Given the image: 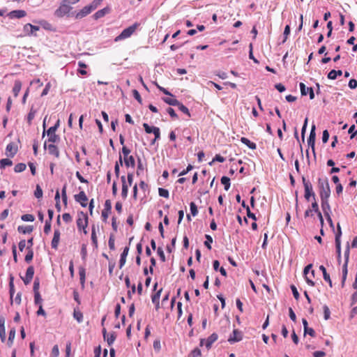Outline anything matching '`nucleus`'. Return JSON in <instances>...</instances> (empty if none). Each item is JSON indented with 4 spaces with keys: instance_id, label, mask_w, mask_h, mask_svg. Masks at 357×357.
Listing matches in <instances>:
<instances>
[{
    "instance_id": "obj_1",
    "label": "nucleus",
    "mask_w": 357,
    "mask_h": 357,
    "mask_svg": "<svg viewBox=\"0 0 357 357\" xmlns=\"http://www.w3.org/2000/svg\"><path fill=\"white\" fill-rule=\"evenodd\" d=\"M318 188L321 199H328L331 195V188L327 178L318 179Z\"/></svg>"
},
{
    "instance_id": "obj_2",
    "label": "nucleus",
    "mask_w": 357,
    "mask_h": 357,
    "mask_svg": "<svg viewBox=\"0 0 357 357\" xmlns=\"http://www.w3.org/2000/svg\"><path fill=\"white\" fill-rule=\"evenodd\" d=\"M138 25L139 24L137 23H135L132 26H130L129 27L123 29V31L117 37H116L115 41H119L129 38L135 32Z\"/></svg>"
},
{
    "instance_id": "obj_3",
    "label": "nucleus",
    "mask_w": 357,
    "mask_h": 357,
    "mask_svg": "<svg viewBox=\"0 0 357 357\" xmlns=\"http://www.w3.org/2000/svg\"><path fill=\"white\" fill-rule=\"evenodd\" d=\"M88 225V217L86 213L84 212H81L78 215V218L77 220V228L81 230L83 229L84 234H86V227Z\"/></svg>"
},
{
    "instance_id": "obj_4",
    "label": "nucleus",
    "mask_w": 357,
    "mask_h": 357,
    "mask_svg": "<svg viewBox=\"0 0 357 357\" xmlns=\"http://www.w3.org/2000/svg\"><path fill=\"white\" fill-rule=\"evenodd\" d=\"M302 181L305 188V198L307 200H309L310 197L312 196L314 199H315V194L313 192L312 185L311 183L309 181L306 180L304 176H303L302 178Z\"/></svg>"
},
{
    "instance_id": "obj_5",
    "label": "nucleus",
    "mask_w": 357,
    "mask_h": 357,
    "mask_svg": "<svg viewBox=\"0 0 357 357\" xmlns=\"http://www.w3.org/2000/svg\"><path fill=\"white\" fill-rule=\"evenodd\" d=\"M349 244H348L347 248H346V250L344 251L345 261H344V264H343V266H342V287L344 285V283H345V281H346V279H347V265H348V261H349Z\"/></svg>"
},
{
    "instance_id": "obj_6",
    "label": "nucleus",
    "mask_w": 357,
    "mask_h": 357,
    "mask_svg": "<svg viewBox=\"0 0 357 357\" xmlns=\"http://www.w3.org/2000/svg\"><path fill=\"white\" fill-rule=\"evenodd\" d=\"M72 9V7L68 5L67 3H64V0L63 1L62 3L60 5L58 9L55 11V15L59 17H62L65 15L68 14L70 10Z\"/></svg>"
},
{
    "instance_id": "obj_7",
    "label": "nucleus",
    "mask_w": 357,
    "mask_h": 357,
    "mask_svg": "<svg viewBox=\"0 0 357 357\" xmlns=\"http://www.w3.org/2000/svg\"><path fill=\"white\" fill-rule=\"evenodd\" d=\"M342 235V231L341 227L340 225H337V232L335 235V247H336V251L337 254V258L338 261H340L341 259V241H340V237Z\"/></svg>"
},
{
    "instance_id": "obj_8",
    "label": "nucleus",
    "mask_w": 357,
    "mask_h": 357,
    "mask_svg": "<svg viewBox=\"0 0 357 357\" xmlns=\"http://www.w3.org/2000/svg\"><path fill=\"white\" fill-rule=\"evenodd\" d=\"M243 338V334L242 332L238 331V329H234L233 331V333L231 335H230L229 337L228 338V342L230 344H233L235 342H238L241 341Z\"/></svg>"
},
{
    "instance_id": "obj_9",
    "label": "nucleus",
    "mask_w": 357,
    "mask_h": 357,
    "mask_svg": "<svg viewBox=\"0 0 357 357\" xmlns=\"http://www.w3.org/2000/svg\"><path fill=\"white\" fill-rule=\"evenodd\" d=\"M299 86L302 96H306L309 93L310 99L312 100L314 98V93L312 87H306L303 82L300 83Z\"/></svg>"
},
{
    "instance_id": "obj_10",
    "label": "nucleus",
    "mask_w": 357,
    "mask_h": 357,
    "mask_svg": "<svg viewBox=\"0 0 357 357\" xmlns=\"http://www.w3.org/2000/svg\"><path fill=\"white\" fill-rule=\"evenodd\" d=\"M40 27L38 26L32 25L29 23L26 24L24 26L23 31L24 32L29 36L33 35L36 36V31H38Z\"/></svg>"
},
{
    "instance_id": "obj_11",
    "label": "nucleus",
    "mask_w": 357,
    "mask_h": 357,
    "mask_svg": "<svg viewBox=\"0 0 357 357\" xmlns=\"http://www.w3.org/2000/svg\"><path fill=\"white\" fill-rule=\"evenodd\" d=\"M75 199L79 202L82 207L87 206L88 198L84 191H81L79 194L75 195Z\"/></svg>"
},
{
    "instance_id": "obj_12",
    "label": "nucleus",
    "mask_w": 357,
    "mask_h": 357,
    "mask_svg": "<svg viewBox=\"0 0 357 357\" xmlns=\"http://www.w3.org/2000/svg\"><path fill=\"white\" fill-rule=\"evenodd\" d=\"M92 10H93V9L90 5L84 6L81 10H79L76 14L75 17L77 19H82L85 16L88 15L89 13H91Z\"/></svg>"
},
{
    "instance_id": "obj_13",
    "label": "nucleus",
    "mask_w": 357,
    "mask_h": 357,
    "mask_svg": "<svg viewBox=\"0 0 357 357\" xmlns=\"http://www.w3.org/2000/svg\"><path fill=\"white\" fill-rule=\"evenodd\" d=\"M44 148L48 150L50 154L53 155L56 158L59 157V151L58 150V148L53 144H50L47 145V142H45Z\"/></svg>"
},
{
    "instance_id": "obj_14",
    "label": "nucleus",
    "mask_w": 357,
    "mask_h": 357,
    "mask_svg": "<svg viewBox=\"0 0 357 357\" xmlns=\"http://www.w3.org/2000/svg\"><path fill=\"white\" fill-rule=\"evenodd\" d=\"M60 231L59 229H55L54 232V236L51 243L52 248L54 250H57L58 248V245L60 241Z\"/></svg>"
},
{
    "instance_id": "obj_15",
    "label": "nucleus",
    "mask_w": 357,
    "mask_h": 357,
    "mask_svg": "<svg viewBox=\"0 0 357 357\" xmlns=\"http://www.w3.org/2000/svg\"><path fill=\"white\" fill-rule=\"evenodd\" d=\"M26 15V13L24 10H12L8 13V16L10 18H22Z\"/></svg>"
},
{
    "instance_id": "obj_16",
    "label": "nucleus",
    "mask_w": 357,
    "mask_h": 357,
    "mask_svg": "<svg viewBox=\"0 0 357 357\" xmlns=\"http://www.w3.org/2000/svg\"><path fill=\"white\" fill-rule=\"evenodd\" d=\"M302 323H303V328H304V334L305 335L308 334L311 337H314L315 331H314L313 328L308 327V323H307V320L305 319H303Z\"/></svg>"
},
{
    "instance_id": "obj_17",
    "label": "nucleus",
    "mask_w": 357,
    "mask_h": 357,
    "mask_svg": "<svg viewBox=\"0 0 357 357\" xmlns=\"http://www.w3.org/2000/svg\"><path fill=\"white\" fill-rule=\"evenodd\" d=\"M6 155L8 157L13 158L16 154V153L17 151V147H15L14 146V144L13 143H9L6 146Z\"/></svg>"
},
{
    "instance_id": "obj_18",
    "label": "nucleus",
    "mask_w": 357,
    "mask_h": 357,
    "mask_svg": "<svg viewBox=\"0 0 357 357\" xmlns=\"http://www.w3.org/2000/svg\"><path fill=\"white\" fill-rule=\"evenodd\" d=\"M321 208L324 211V213L326 215H330L331 213V206L328 203V199H321Z\"/></svg>"
},
{
    "instance_id": "obj_19",
    "label": "nucleus",
    "mask_w": 357,
    "mask_h": 357,
    "mask_svg": "<svg viewBox=\"0 0 357 357\" xmlns=\"http://www.w3.org/2000/svg\"><path fill=\"white\" fill-rule=\"evenodd\" d=\"M129 252V247H126L123 251V252L121 255V258L119 260V268H121L126 264V257L128 255Z\"/></svg>"
},
{
    "instance_id": "obj_20",
    "label": "nucleus",
    "mask_w": 357,
    "mask_h": 357,
    "mask_svg": "<svg viewBox=\"0 0 357 357\" xmlns=\"http://www.w3.org/2000/svg\"><path fill=\"white\" fill-rule=\"evenodd\" d=\"M162 291V289H160L155 294H153L151 296L152 302L155 305L156 309H158L160 307L159 300H160V297Z\"/></svg>"
},
{
    "instance_id": "obj_21",
    "label": "nucleus",
    "mask_w": 357,
    "mask_h": 357,
    "mask_svg": "<svg viewBox=\"0 0 357 357\" xmlns=\"http://www.w3.org/2000/svg\"><path fill=\"white\" fill-rule=\"evenodd\" d=\"M218 335L215 333H212L206 341V347L207 349L211 348L212 344L218 340Z\"/></svg>"
},
{
    "instance_id": "obj_22",
    "label": "nucleus",
    "mask_w": 357,
    "mask_h": 357,
    "mask_svg": "<svg viewBox=\"0 0 357 357\" xmlns=\"http://www.w3.org/2000/svg\"><path fill=\"white\" fill-rule=\"evenodd\" d=\"M22 88V82L20 80H15L14 83V86L13 88V93L15 97H17L21 90Z\"/></svg>"
},
{
    "instance_id": "obj_23",
    "label": "nucleus",
    "mask_w": 357,
    "mask_h": 357,
    "mask_svg": "<svg viewBox=\"0 0 357 357\" xmlns=\"http://www.w3.org/2000/svg\"><path fill=\"white\" fill-rule=\"evenodd\" d=\"M319 270L323 273V277H324V280L328 282L330 287H332V282L330 278L329 274L326 272V268L323 265H321L319 266Z\"/></svg>"
},
{
    "instance_id": "obj_24",
    "label": "nucleus",
    "mask_w": 357,
    "mask_h": 357,
    "mask_svg": "<svg viewBox=\"0 0 357 357\" xmlns=\"http://www.w3.org/2000/svg\"><path fill=\"white\" fill-rule=\"evenodd\" d=\"M241 142L244 144L245 145L248 146L250 149H252V150H255L257 149V145L255 143L251 142L250 140H249L248 138L246 137H241Z\"/></svg>"
},
{
    "instance_id": "obj_25",
    "label": "nucleus",
    "mask_w": 357,
    "mask_h": 357,
    "mask_svg": "<svg viewBox=\"0 0 357 357\" xmlns=\"http://www.w3.org/2000/svg\"><path fill=\"white\" fill-rule=\"evenodd\" d=\"M17 230L19 232L22 234H29L33 231V227L32 226H19L17 228Z\"/></svg>"
},
{
    "instance_id": "obj_26",
    "label": "nucleus",
    "mask_w": 357,
    "mask_h": 357,
    "mask_svg": "<svg viewBox=\"0 0 357 357\" xmlns=\"http://www.w3.org/2000/svg\"><path fill=\"white\" fill-rule=\"evenodd\" d=\"M124 162L126 167L131 166L132 167H134L135 165V161L133 156L130 155L128 157L124 158Z\"/></svg>"
},
{
    "instance_id": "obj_27",
    "label": "nucleus",
    "mask_w": 357,
    "mask_h": 357,
    "mask_svg": "<svg viewBox=\"0 0 357 357\" xmlns=\"http://www.w3.org/2000/svg\"><path fill=\"white\" fill-rule=\"evenodd\" d=\"M109 11V9L108 8H105L103 9L98 10L95 14L94 17L96 19H98L100 17H104L107 13H108Z\"/></svg>"
},
{
    "instance_id": "obj_28",
    "label": "nucleus",
    "mask_w": 357,
    "mask_h": 357,
    "mask_svg": "<svg viewBox=\"0 0 357 357\" xmlns=\"http://www.w3.org/2000/svg\"><path fill=\"white\" fill-rule=\"evenodd\" d=\"M162 100L165 102L172 106H176L177 105H179V101L176 98H162Z\"/></svg>"
},
{
    "instance_id": "obj_29",
    "label": "nucleus",
    "mask_w": 357,
    "mask_h": 357,
    "mask_svg": "<svg viewBox=\"0 0 357 357\" xmlns=\"http://www.w3.org/2000/svg\"><path fill=\"white\" fill-rule=\"evenodd\" d=\"M73 317L77 321L78 323H82L83 321V314L78 310H74Z\"/></svg>"
},
{
    "instance_id": "obj_30",
    "label": "nucleus",
    "mask_w": 357,
    "mask_h": 357,
    "mask_svg": "<svg viewBox=\"0 0 357 357\" xmlns=\"http://www.w3.org/2000/svg\"><path fill=\"white\" fill-rule=\"evenodd\" d=\"M79 275L80 283L82 286H84V282H85V277H86V271H85L84 268L80 267L79 268Z\"/></svg>"
},
{
    "instance_id": "obj_31",
    "label": "nucleus",
    "mask_w": 357,
    "mask_h": 357,
    "mask_svg": "<svg viewBox=\"0 0 357 357\" xmlns=\"http://www.w3.org/2000/svg\"><path fill=\"white\" fill-rule=\"evenodd\" d=\"M221 183L224 185V188L227 191L230 188V179L227 176H222L221 178Z\"/></svg>"
},
{
    "instance_id": "obj_32",
    "label": "nucleus",
    "mask_w": 357,
    "mask_h": 357,
    "mask_svg": "<svg viewBox=\"0 0 357 357\" xmlns=\"http://www.w3.org/2000/svg\"><path fill=\"white\" fill-rule=\"evenodd\" d=\"M15 337V329L12 328L9 332V336L8 340V345L10 347L13 344V340Z\"/></svg>"
},
{
    "instance_id": "obj_33",
    "label": "nucleus",
    "mask_w": 357,
    "mask_h": 357,
    "mask_svg": "<svg viewBox=\"0 0 357 357\" xmlns=\"http://www.w3.org/2000/svg\"><path fill=\"white\" fill-rule=\"evenodd\" d=\"M13 162L8 158H3L0 160V167L4 169L6 166H11Z\"/></svg>"
},
{
    "instance_id": "obj_34",
    "label": "nucleus",
    "mask_w": 357,
    "mask_h": 357,
    "mask_svg": "<svg viewBox=\"0 0 357 357\" xmlns=\"http://www.w3.org/2000/svg\"><path fill=\"white\" fill-rule=\"evenodd\" d=\"M26 165L24 163H18L15 166L14 171L16 173L22 172L26 169Z\"/></svg>"
},
{
    "instance_id": "obj_35",
    "label": "nucleus",
    "mask_w": 357,
    "mask_h": 357,
    "mask_svg": "<svg viewBox=\"0 0 357 357\" xmlns=\"http://www.w3.org/2000/svg\"><path fill=\"white\" fill-rule=\"evenodd\" d=\"M116 335L114 333H112L110 334H108V336L106 337V339H104L105 340H106L107 342V344L111 346L114 342L116 340Z\"/></svg>"
},
{
    "instance_id": "obj_36",
    "label": "nucleus",
    "mask_w": 357,
    "mask_h": 357,
    "mask_svg": "<svg viewBox=\"0 0 357 357\" xmlns=\"http://www.w3.org/2000/svg\"><path fill=\"white\" fill-rule=\"evenodd\" d=\"M206 241H204V245L208 249L211 250V244L213 243V238L208 234L205 235Z\"/></svg>"
},
{
    "instance_id": "obj_37",
    "label": "nucleus",
    "mask_w": 357,
    "mask_h": 357,
    "mask_svg": "<svg viewBox=\"0 0 357 357\" xmlns=\"http://www.w3.org/2000/svg\"><path fill=\"white\" fill-rule=\"evenodd\" d=\"M36 110L33 107L31 108L29 113L27 115V122L29 125L31 124L32 120L34 119Z\"/></svg>"
},
{
    "instance_id": "obj_38",
    "label": "nucleus",
    "mask_w": 357,
    "mask_h": 357,
    "mask_svg": "<svg viewBox=\"0 0 357 357\" xmlns=\"http://www.w3.org/2000/svg\"><path fill=\"white\" fill-rule=\"evenodd\" d=\"M178 109L181 111L183 113L187 114L188 116H190V113L189 112V109L187 107H185L184 105H183L181 102H179V105H177Z\"/></svg>"
},
{
    "instance_id": "obj_39",
    "label": "nucleus",
    "mask_w": 357,
    "mask_h": 357,
    "mask_svg": "<svg viewBox=\"0 0 357 357\" xmlns=\"http://www.w3.org/2000/svg\"><path fill=\"white\" fill-rule=\"evenodd\" d=\"M190 208L191 214L193 216H196L198 214L197 206L194 202H191L190 204Z\"/></svg>"
},
{
    "instance_id": "obj_40",
    "label": "nucleus",
    "mask_w": 357,
    "mask_h": 357,
    "mask_svg": "<svg viewBox=\"0 0 357 357\" xmlns=\"http://www.w3.org/2000/svg\"><path fill=\"white\" fill-rule=\"evenodd\" d=\"M22 220L25 222H33L35 220V218L31 214H25L22 215L21 217Z\"/></svg>"
},
{
    "instance_id": "obj_41",
    "label": "nucleus",
    "mask_w": 357,
    "mask_h": 357,
    "mask_svg": "<svg viewBox=\"0 0 357 357\" xmlns=\"http://www.w3.org/2000/svg\"><path fill=\"white\" fill-rule=\"evenodd\" d=\"M34 195L38 199H40L43 197V190L39 185H36Z\"/></svg>"
},
{
    "instance_id": "obj_42",
    "label": "nucleus",
    "mask_w": 357,
    "mask_h": 357,
    "mask_svg": "<svg viewBox=\"0 0 357 357\" xmlns=\"http://www.w3.org/2000/svg\"><path fill=\"white\" fill-rule=\"evenodd\" d=\"M144 169V165H143L141 159L138 158L137 174L139 175L140 174H142L143 172Z\"/></svg>"
},
{
    "instance_id": "obj_43",
    "label": "nucleus",
    "mask_w": 357,
    "mask_h": 357,
    "mask_svg": "<svg viewBox=\"0 0 357 357\" xmlns=\"http://www.w3.org/2000/svg\"><path fill=\"white\" fill-rule=\"evenodd\" d=\"M33 257V252L31 249H28V252L25 256L24 260L26 262L29 263Z\"/></svg>"
},
{
    "instance_id": "obj_44",
    "label": "nucleus",
    "mask_w": 357,
    "mask_h": 357,
    "mask_svg": "<svg viewBox=\"0 0 357 357\" xmlns=\"http://www.w3.org/2000/svg\"><path fill=\"white\" fill-rule=\"evenodd\" d=\"M158 193L160 197L168 198L169 196V191L165 188H160Z\"/></svg>"
},
{
    "instance_id": "obj_45",
    "label": "nucleus",
    "mask_w": 357,
    "mask_h": 357,
    "mask_svg": "<svg viewBox=\"0 0 357 357\" xmlns=\"http://www.w3.org/2000/svg\"><path fill=\"white\" fill-rule=\"evenodd\" d=\"M307 144H308L309 147L312 148L313 153L315 155V151H314L315 139L309 137L307 139Z\"/></svg>"
},
{
    "instance_id": "obj_46",
    "label": "nucleus",
    "mask_w": 357,
    "mask_h": 357,
    "mask_svg": "<svg viewBox=\"0 0 357 357\" xmlns=\"http://www.w3.org/2000/svg\"><path fill=\"white\" fill-rule=\"evenodd\" d=\"M91 240H92L93 244L96 247H97L98 246V241H97V236H96V230H95L94 227H93V228H92Z\"/></svg>"
},
{
    "instance_id": "obj_47",
    "label": "nucleus",
    "mask_w": 357,
    "mask_h": 357,
    "mask_svg": "<svg viewBox=\"0 0 357 357\" xmlns=\"http://www.w3.org/2000/svg\"><path fill=\"white\" fill-rule=\"evenodd\" d=\"M202 355V352L199 349L196 348L191 351L189 355V357H200Z\"/></svg>"
},
{
    "instance_id": "obj_48",
    "label": "nucleus",
    "mask_w": 357,
    "mask_h": 357,
    "mask_svg": "<svg viewBox=\"0 0 357 357\" xmlns=\"http://www.w3.org/2000/svg\"><path fill=\"white\" fill-rule=\"evenodd\" d=\"M143 127L144 128L146 133H153V129L157 128V127L149 126V124L146 123L143 124Z\"/></svg>"
},
{
    "instance_id": "obj_49",
    "label": "nucleus",
    "mask_w": 357,
    "mask_h": 357,
    "mask_svg": "<svg viewBox=\"0 0 357 357\" xmlns=\"http://www.w3.org/2000/svg\"><path fill=\"white\" fill-rule=\"evenodd\" d=\"M33 275H34V268L32 266H31L28 267L26 269V276H27V278H31L33 279Z\"/></svg>"
},
{
    "instance_id": "obj_50",
    "label": "nucleus",
    "mask_w": 357,
    "mask_h": 357,
    "mask_svg": "<svg viewBox=\"0 0 357 357\" xmlns=\"http://www.w3.org/2000/svg\"><path fill=\"white\" fill-rule=\"evenodd\" d=\"M47 137H48V142H52V143H55V142L59 141V139H60L59 135H57L56 134L48 135Z\"/></svg>"
},
{
    "instance_id": "obj_51",
    "label": "nucleus",
    "mask_w": 357,
    "mask_h": 357,
    "mask_svg": "<svg viewBox=\"0 0 357 357\" xmlns=\"http://www.w3.org/2000/svg\"><path fill=\"white\" fill-rule=\"evenodd\" d=\"M323 309H324V319L326 320L329 319L331 312H330V310H329L328 307L325 305H324Z\"/></svg>"
},
{
    "instance_id": "obj_52",
    "label": "nucleus",
    "mask_w": 357,
    "mask_h": 357,
    "mask_svg": "<svg viewBox=\"0 0 357 357\" xmlns=\"http://www.w3.org/2000/svg\"><path fill=\"white\" fill-rule=\"evenodd\" d=\"M132 93H133L134 98L138 101V102L142 104V99L141 96H140L139 93L138 92V91L136 89H134L132 91Z\"/></svg>"
},
{
    "instance_id": "obj_53",
    "label": "nucleus",
    "mask_w": 357,
    "mask_h": 357,
    "mask_svg": "<svg viewBox=\"0 0 357 357\" xmlns=\"http://www.w3.org/2000/svg\"><path fill=\"white\" fill-rule=\"evenodd\" d=\"M34 302L36 305H41L42 298L40 293H34Z\"/></svg>"
},
{
    "instance_id": "obj_54",
    "label": "nucleus",
    "mask_w": 357,
    "mask_h": 357,
    "mask_svg": "<svg viewBox=\"0 0 357 357\" xmlns=\"http://www.w3.org/2000/svg\"><path fill=\"white\" fill-rule=\"evenodd\" d=\"M108 245L110 250H115V244H114V238L113 236H111L109 237V241H108Z\"/></svg>"
},
{
    "instance_id": "obj_55",
    "label": "nucleus",
    "mask_w": 357,
    "mask_h": 357,
    "mask_svg": "<svg viewBox=\"0 0 357 357\" xmlns=\"http://www.w3.org/2000/svg\"><path fill=\"white\" fill-rule=\"evenodd\" d=\"M291 289L292 291V294L294 295V297L296 300H298L299 298L300 295H299V293H298L296 287L294 284H292V285H291Z\"/></svg>"
},
{
    "instance_id": "obj_56",
    "label": "nucleus",
    "mask_w": 357,
    "mask_h": 357,
    "mask_svg": "<svg viewBox=\"0 0 357 357\" xmlns=\"http://www.w3.org/2000/svg\"><path fill=\"white\" fill-rule=\"evenodd\" d=\"M157 252L160 258V260L163 262L165 261V254H164V252H163V250L162 249V248L159 247L157 249Z\"/></svg>"
},
{
    "instance_id": "obj_57",
    "label": "nucleus",
    "mask_w": 357,
    "mask_h": 357,
    "mask_svg": "<svg viewBox=\"0 0 357 357\" xmlns=\"http://www.w3.org/2000/svg\"><path fill=\"white\" fill-rule=\"evenodd\" d=\"M225 158L224 157L221 156L219 154H217L215 156V158L213 159L212 162H210V165H211L215 161H218V162H225Z\"/></svg>"
},
{
    "instance_id": "obj_58",
    "label": "nucleus",
    "mask_w": 357,
    "mask_h": 357,
    "mask_svg": "<svg viewBox=\"0 0 357 357\" xmlns=\"http://www.w3.org/2000/svg\"><path fill=\"white\" fill-rule=\"evenodd\" d=\"M51 230V222L46 220L45 225L44 227V232L46 234H48Z\"/></svg>"
},
{
    "instance_id": "obj_59",
    "label": "nucleus",
    "mask_w": 357,
    "mask_h": 357,
    "mask_svg": "<svg viewBox=\"0 0 357 357\" xmlns=\"http://www.w3.org/2000/svg\"><path fill=\"white\" fill-rule=\"evenodd\" d=\"M40 287V282L38 278H36L33 282V291L34 293H39L38 289Z\"/></svg>"
},
{
    "instance_id": "obj_60",
    "label": "nucleus",
    "mask_w": 357,
    "mask_h": 357,
    "mask_svg": "<svg viewBox=\"0 0 357 357\" xmlns=\"http://www.w3.org/2000/svg\"><path fill=\"white\" fill-rule=\"evenodd\" d=\"M328 139H329V133L327 130H325L323 131L322 142L324 143H326L328 141Z\"/></svg>"
},
{
    "instance_id": "obj_61",
    "label": "nucleus",
    "mask_w": 357,
    "mask_h": 357,
    "mask_svg": "<svg viewBox=\"0 0 357 357\" xmlns=\"http://www.w3.org/2000/svg\"><path fill=\"white\" fill-rule=\"evenodd\" d=\"M355 125H352L350 126L349 129V134H351V139H353L354 137V136L356 135V134L357 133V131L355 130Z\"/></svg>"
},
{
    "instance_id": "obj_62",
    "label": "nucleus",
    "mask_w": 357,
    "mask_h": 357,
    "mask_svg": "<svg viewBox=\"0 0 357 357\" xmlns=\"http://www.w3.org/2000/svg\"><path fill=\"white\" fill-rule=\"evenodd\" d=\"M153 135L155 136V140H159L160 139V130L159 128L157 127V128L153 129Z\"/></svg>"
},
{
    "instance_id": "obj_63",
    "label": "nucleus",
    "mask_w": 357,
    "mask_h": 357,
    "mask_svg": "<svg viewBox=\"0 0 357 357\" xmlns=\"http://www.w3.org/2000/svg\"><path fill=\"white\" fill-rule=\"evenodd\" d=\"M52 355L54 357H57L59 355V350L58 345H54L52 350Z\"/></svg>"
},
{
    "instance_id": "obj_64",
    "label": "nucleus",
    "mask_w": 357,
    "mask_h": 357,
    "mask_svg": "<svg viewBox=\"0 0 357 357\" xmlns=\"http://www.w3.org/2000/svg\"><path fill=\"white\" fill-rule=\"evenodd\" d=\"M349 86L351 89H354L357 87V81L354 79H351L349 82Z\"/></svg>"
}]
</instances>
